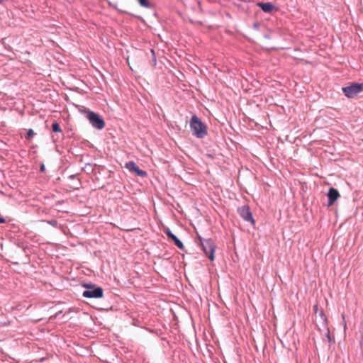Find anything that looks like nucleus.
I'll use <instances>...</instances> for the list:
<instances>
[{
    "label": "nucleus",
    "mask_w": 363,
    "mask_h": 363,
    "mask_svg": "<svg viewBox=\"0 0 363 363\" xmlns=\"http://www.w3.org/2000/svg\"><path fill=\"white\" fill-rule=\"evenodd\" d=\"M190 128L197 138H203L207 135L206 125L196 115H193L190 120Z\"/></svg>",
    "instance_id": "f257e3e1"
},
{
    "label": "nucleus",
    "mask_w": 363,
    "mask_h": 363,
    "mask_svg": "<svg viewBox=\"0 0 363 363\" xmlns=\"http://www.w3.org/2000/svg\"><path fill=\"white\" fill-rule=\"evenodd\" d=\"M82 286L86 289L82 293L84 298H99L104 296V290L101 286L91 283H82Z\"/></svg>",
    "instance_id": "f03ea898"
},
{
    "label": "nucleus",
    "mask_w": 363,
    "mask_h": 363,
    "mask_svg": "<svg viewBox=\"0 0 363 363\" xmlns=\"http://www.w3.org/2000/svg\"><path fill=\"white\" fill-rule=\"evenodd\" d=\"M85 113H86L87 119L93 127L99 130H101L104 128V120L99 114L89 110L85 111Z\"/></svg>",
    "instance_id": "7ed1b4c3"
},
{
    "label": "nucleus",
    "mask_w": 363,
    "mask_h": 363,
    "mask_svg": "<svg viewBox=\"0 0 363 363\" xmlns=\"http://www.w3.org/2000/svg\"><path fill=\"white\" fill-rule=\"evenodd\" d=\"M201 246L206 256L208 257L211 261H213L215 258L214 253L216 248L213 240L211 238L206 239L203 241Z\"/></svg>",
    "instance_id": "20e7f679"
},
{
    "label": "nucleus",
    "mask_w": 363,
    "mask_h": 363,
    "mask_svg": "<svg viewBox=\"0 0 363 363\" xmlns=\"http://www.w3.org/2000/svg\"><path fill=\"white\" fill-rule=\"evenodd\" d=\"M342 92L347 98H354L363 91V84L354 82L350 86L342 88Z\"/></svg>",
    "instance_id": "39448f33"
},
{
    "label": "nucleus",
    "mask_w": 363,
    "mask_h": 363,
    "mask_svg": "<svg viewBox=\"0 0 363 363\" xmlns=\"http://www.w3.org/2000/svg\"><path fill=\"white\" fill-rule=\"evenodd\" d=\"M238 212L240 217L245 221L250 222L251 223H255V220L253 218L252 213L251 210L247 205H244L238 208Z\"/></svg>",
    "instance_id": "423d86ee"
},
{
    "label": "nucleus",
    "mask_w": 363,
    "mask_h": 363,
    "mask_svg": "<svg viewBox=\"0 0 363 363\" xmlns=\"http://www.w3.org/2000/svg\"><path fill=\"white\" fill-rule=\"evenodd\" d=\"M125 167L128 169L130 172H134L137 176L144 177L147 176V172L144 170L140 169L138 166L133 161H130L127 162L125 165Z\"/></svg>",
    "instance_id": "0eeeda50"
},
{
    "label": "nucleus",
    "mask_w": 363,
    "mask_h": 363,
    "mask_svg": "<svg viewBox=\"0 0 363 363\" xmlns=\"http://www.w3.org/2000/svg\"><path fill=\"white\" fill-rule=\"evenodd\" d=\"M327 196L328 206H331L338 199V198L340 197V194L336 189L330 187L327 194Z\"/></svg>",
    "instance_id": "6e6552de"
},
{
    "label": "nucleus",
    "mask_w": 363,
    "mask_h": 363,
    "mask_svg": "<svg viewBox=\"0 0 363 363\" xmlns=\"http://www.w3.org/2000/svg\"><path fill=\"white\" fill-rule=\"evenodd\" d=\"M257 6L266 13H271L273 11H278V8L270 2H258Z\"/></svg>",
    "instance_id": "1a4fd4ad"
},
{
    "label": "nucleus",
    "mask_w": 363,
    "mask_h": 363,
    "mask_svg": "<svg viewBox=\"0 0 363 363\" xmlns=\"http://www.w3.org/2000/svg\"><path fill=\"white\" fill-rule=\"evenodd\" d=\"M171 240L174 242V245L179 249L184 250V246L182 242L176 235H174V237H173Z\"/></svg>",
    "instance_id": "9d476101"
},
{
    "label": "nucleus",
    "mask_w": 363,
    "mask_h": 363,
    "mask_svg": "<svg viewBox=\"0 0 363 363\" xmlns=\"http://www.w3.org/2000/svg\"><path fill=\"white\" fill-rule=\"evenodd\" d=\"M52 130L55 133H61V135L63 136L61 128H60L59 123H57L56 121L52 123Z\"/></svg>",
    "instance_id": "9b49d317"
},
{
    "label": "nucleus",
    "mask_w": 363,
    "mask_h": 363,
    "mask_svg": "<svg viewBox=\"0 0 363 363\" xmlns=\"http://www.w3.org/2000/svg\"><path fill=\"white\" fill-rule=\"evenodd\" d=\"M319 316H320V319L323 321V323H322L323 326L324 328H327V321H328V320H327V318H326L325 315L324 314L323 311H320L319 313Z\"/></svg>",
    "instance_id": "f8f14e48"
},
{
    "label": "nucleus",
    "mask_w": 363,
    "mask_h": 363,
    "mask_svg": "<svg viewBox=\"0 0 363 363\" xmlns=\"http://www.w3.org/2000/svg\"><path fill=\"white\" fill-rule=\"evenodd\" d=\"M140 4V6L146 8H149L150 6V2L148 0H138Z\"/></svg>",
    "instance_id": "ddd939ff"
},
{
    "label": "nucleus",
    "mask_w": 363,
    "mask_h": 363,
    "mask_svg": "<svg viewBox=\"0 0 363 363\" xmlns=\"http://www.w3.org/2000/svg\"><path fill=\"white\" fill-rule=\"evenodd\" d=\"M164 233H166L167 236L169 238V239H172L173 237H174V234H173L172 233V231L170 230V229L169 228H167L165 230H164Z\"/></svg>",
    "instance_id": "4468645a"
},
{
    "label": "nucleus",
    "mask_w": 363,
    "mask_h": 363,
    "mask_svg": "<svg viewBox=\"0 0 363 363\" xmlns=\"http://www.w3.org/2000/svg\"><path fill=\"white\" fill-rule=\"evenodd\" d=\"M34 135H35V133H34L33 130L29 129L26 135V138L30 139Z\"/></svg>",
    "instance_id": "2eb2a0df"
},
{
    "label": "nucleus",
    "mask_w": 363,
    "mask_h": 363,
    "mask_svg": "<svg viewBox=\"0 0 363 363\" xmlns=\"http://www.w3.org/2000/svg\"><path fill=\"white\" fill-rule=\"evenodd\" d=\"M48 223H49L50 225H51L54 227H56L57 225V221L55 219L48 220Z\"/></svg>",
    "instance_id": "dca6fc26"
},
{
    "label": "nucleus",
    "mask_w": 363,
    "mask_h": 363,
    "mask_svg": "<svg viewBox=\"0 0 363 363\" xmlns=\"http://www.w3.org/2000/svg\"><path fill=\"white\" fill-rule=\"evenodd\" d=\"M326 328V330H327L326 337H327V339H328V342H331V341H332V340H331V337H330V335L329 329L328 328V327H327V328Z\"/></svg>",
    "instance_id": "f3484780"
},
{
    "label": "nucleus",
    "mask_w": 363,
    "mask_h": 363,
    "mask_svg": "<svg viewBox=\"0 0 363 363\" xmlns=\"http://www.w3.org/2000/svg\"><path fill=\"white\" fill-rule=\"evenodd\" d=\"M45 164H41L40 167V171L41 172H45Z\"/></svg>",
    "instance_id": "a211bd4d"
},
{
    "label": "nucleus",
    "mask_w": 363,
    "mask_h": 363,
    "mask_svg": "<svg viewBox=\"0 0 363 363\" xmlns=\"http://www.w3.org/2000/svg\"><path fill=\"white\" fill-rule=\"evenodd\" d=\"M198 238H199V244H200V245H202L203 241V240H205L206 239H203V238L202 237H201L200 235H199Z\"/></svg>",
    "instance_id": "6ab92c4d"
},
{
    "label": "nucleus",
    "mask_w": 363,
    "mask_h": 363,
    "mask_svg": "<svg viewBox=\"0 0 363 363\" xmlns=\"http://www.w3.org/2000/svg\"><path fill=\"white\" fill-rule=\"evenodd\" d=\"M259 25L258 23H255L253 24V28H255V29H259Z\"/></svg>",
    "instance_id": "aec40b11"
},
{
    "label": "nucleus",
    "mask_w": 363,
    "mask_h": 363,
    "mask_svg": "<svg viewBox=\"0 0 363 363\" xmlns=\"http://www.w3.org/2000/svg\"><path fill=\"white\" fill-rule=\"evenodd\" d=\"M5 222H6L5 218L4 217H2L1 216H0V223H4Z\"/></svg>",
    "instance_id": "412c9836"
},
{
    "label": "nucleus",
    "mask_w": 363,
    "mask_h": 363,
    "mask_svg": "<svg viewBox=\"0 0 363 363\" xmlns=\"http://www.w3.org/2000/svg\"><path fill=\"white\" fill-rule=\"evenodd\" d=\"M313 310H314V312L316 313H318V305H315L313 306Z\"/></svg>",
    "instance_id": "4be33fe9"
},
{
    "label": "nucleus",
    "mask_w": 363,
    "mask_h": 363,
    "mask_svg": "<svg viewBox=\"0 0 363 363\" xmlns=\"http://www.w3.org/2000/svg\"><path fill=\"white\" fill-rule=\"evenodd\" d=\"M52 139H53V141L55 143L57 141V140L58 139V136H57V138H55L54 135H52Z\"/></svg>",
    "instance_id": "5701e85b"
},
{
    "label": "nucleus",
    "mask_w": 363,
    "mask_h": 363,
    "mask_svg": "<svg viewBox=\"0 0 363 363\" xmlns=\"http://www.w3.org/2000/svg\"><path fill=\"white\" fill-rule=\"evenodd\" d=\"M342 316L343 320H345V315H344V314H342ZM344 325H345V328H346V323H345V321H344Z\"/></svg>",
    "instance_id": "b1692460"
},
{
    "label": "nucleus",
    "mask_w": 363,
    "mask_h": 363,
    "mask_svg": "<svg viewBox=\"0 0 363 363\" xmlns=\"http://www.w3.org/2000/svg\"><path fill=\"white\" fill-rule=\"evenodd\" d=\"M152 63H154V65H155V64H156V59H155V57H154V59H153Z\"/></svg>",
    "instance_id": "393cba45"
},
{
    "label": "nucleus",
    "mask_w": 363,
    "mask_h": 363,
    "mask_svg": "<svg viewBox=\"0 0 363 363\" xmlns=\"http://www.w3.org/2000/svg\"><path fill=\"white\" fill-rule=\"evenodd\" d=\"M6 0H0V4H3L4 2H5Z\"/></svg>",
    "instance_id": "a878e982"
},
{
    "label": "nucleus",
    "mask_w": 363,
    "mask_h": 363,
    "mask_svg": "<svg viewBox=\"0 0 363 363\" xmlns=\"http://www.w3.org/2000/svg\"><path fill=\"white\" fill-rule=\"evenodd\" d=\"M151 52H152V55L155 56V52H154V50H151Z\"/></svg>",
    "instance_id": "bb28decb"
}]
</instances>
